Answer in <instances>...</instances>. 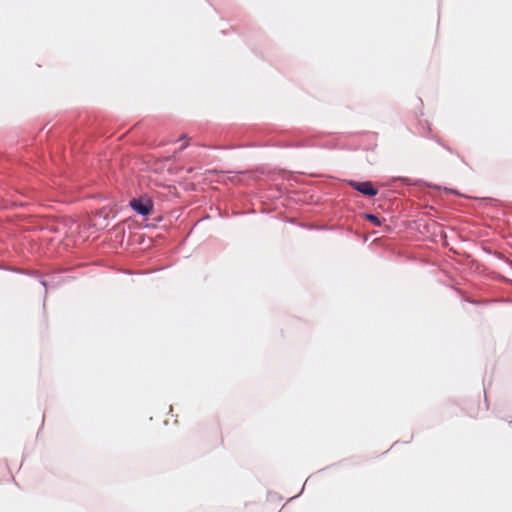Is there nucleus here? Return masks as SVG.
<instances>
[{"instance_id": "obj_1", "label": "nucleus", "mask_w": 512, "mask_h": 512, "mask_svg": "<svg viewBox=\"0 0 512 512\" xmlns=\"http://www.w3.org/2000/svg\"><path fill=\"white\" fill-rule=\"evenodd\" d=\"M131 208L142 216L151 214L153 210V202L148 196H140L130 201Z\"/></svg>"}, {"instance_id": "obj_2", "label": "nucleus", "mask_w": 512, "mask_h": 512, "mask_svg": "<svg viewBox=\"0 0 512 512\" xmlns=\"http://www.w3.org/2000/svg\"><path fill=\"white\" fill-rule=\"evenodd\" d=\"M349 185L353 189L362 193L365 196L373 197V196L377 195V193H378V190L373 187V185L370 181H365V182L350 181Z\"/></svg>"}, {"instance_id": "obj_3", "label": "nucleus", "mask_w": 512, "mask_h": 512, "mask_svg": "<svg viewBox=\"0 0 512 512\" xmlns=\"http://www.w3.org/2000/svg\"><path fill=\"white\" fill-rule=\"evenodd\" d=\"M366 219L372 222L375 226H380L382 224L381 220L374 214H366Z\"/></svg>"}, {"instance_id": "obj_4", "label": "nucleus", "mask_w": 512, "mask_h": 512, "mask_svg": "<svg viewBox=\"0 0 512 512\" xmlns=\"http://www.w3.org/2000/svg\"><path fill=\"white\" fill-rule=\"evenodd\" d=\"M187 136L186 135H183L180 139H186Z\"/></svg>"}]
</instances>
